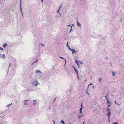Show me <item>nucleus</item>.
I'll list each match as a JSON object with an SVG mask.
<instances>
[{
    "label": "nucleus",
    "instance_id": "1",
    "mask_svg": "<svg viewBox=\"0 0 124 124\" xmlns=\"http://www.w3.org/2000/svg\"><path fill=\"white\" fill-rule=\"evenodd\" d=\"M38 82V81L37 80L33 81L32 82V84L34 86H37L38 84H39V83Z\"/></svg>",
    "mask_w": 124,
    "mask_h": 124
},
{
    "label": "nucleus",
    "instance_id": "2",
    "mask_svg": "<svg viewBox=\"0 0 124 124\" xmlns=\"http://www.w3.org/2000/svg\"><path fill=\"white\" fill-rule=\"evenodd\" d=\"M110 109L109 108H107V111L108 113L107 114V116H108V119H109V117L110 115L111 111H110Z\"/></svg>",
    "mask_w": 124,
    "mask_h": 124
},
{
    "label": "nucleus",
    "instance_id": "3",
    "mask_svg": "<svg viewBox=\"0 0 124 124\" xmlns=\"http://www.w3.org/2000/svg\"><path fill=\"white\" fill-rule=\"evenodd\" d=\"M71 51L72 54H74L77 53V51H76L74 49H72Z\"/></svg>",
    "mask_w": 124,
    "mask_h": 124
},
{
    "label": "nucleus",
    "instance_id": "4",
    "mask_svg": "<svg viewBox=\"0 0 124 124\" xmlns=\"http://www.w3.org/2000/svg\"><path fill=\"white\" fill-rule=\"evenodd\" d=\"M0 58H2L3 59H4L5 58V55L4 54H3L2 55L0 56Z\"/></svg>",
    "mask_w": 124,
    "mask_h": 124
},
{
    "label": "nucleus",
    "instance_id": "5",
    "mask_svg": "<svg viewBox=\"0 0 124 124\" xmlns=\"http://www.w3.org/2000/svg\"><path fill=\"white\" fill-rule=\"evenodd\" d=\"M35 73H37L38 74H40L42 72L40 71L39 70H38L35 71Z\"/></svg>",
    "mask_w": 124,
    "mask_h": 124
},
{
    "label": "nucleus",
    "instance_id": "6",
    "mask_svg": "<svg viewBox=\"0 0 124 124\" xmlns=\"http://www.w3.org/2000/svg\"><path fill=\"white\" fill-rule=\"evenodd\" d=\"M36 101V100H33V101H34V102H33V106H35V105H36L37 102H35Z\"/></svg>",
    "mask_w": 124,
    "mask_h": 124
},
{
    "label": "nucleus",
    "instance_id": "7",
    "mask_svg": "<svg viewBox=\"0 0 124 124\" xmlns=\"http://www.w3.org/2000/svg\"><path fill=\"white\" fill-rule=\"evenodd\" d=\"M74 71H75V72L77 74V75H78V70H77V69H75Z\"/></svg>",
    "mask_w": 124,
    "mask_h": 124
},
{
    "label": "nucleus",
    "instance_id": "8",
    "mask_svg": "<svg viewBox=\"0 0 124 124\" xmlns=\"http://www.w3.org/2000/svg\"><path fill=\"white\" fill-rule=\"evenodd\" d=\"M77 25L78 26H79L80 27H81V24L80 23H79L77 21Z\"/></svg>",
    "mask_w": 124,
    "mask_h": 124
},
{
    "label": "nucleus",
    "instance_id": "9",
    "mask_svg": "<svg viewBox=\"0 0 124 124\" xmlns=\"http://www.w3.org/2000/svg\"><path fill=\"white\" fill-rule=\"evenodd\" d=\"M7 45V44H4L3 45V46L4 48H5Z\"/></svg>",
    "mask_w": 124,
    "mask_h": 124
},
{
    "label": "nucleus",
    "instance_id": "10",
    "mask_svg": "<svg viewBox=\"0 0 124 124\" xmlns=\"http://www.w3.org/2000/svg\"><path fill=\"white\" fill-rule=\"evenodd\" d=\"M28 100H24V101H25V103H24V105H25L26 104L27 105H28V103H26V102H27V101Z\"/></svg>",
    "mask_w": 124,
    "mask_h": 124
},
{
    "label": "nucleus",
    "instance_id": "11",
    "mask_svg": "<svg viewBox=\"0 0 124 124\" xmlns=\"http://www.w3.org/2000/svg\"><path fill=\"white\" fill-rule=\"evenodd\" d=\"M20 8L21 13V14H23V12L22 11L21 6H21H20Z\"/></svg>",
    "mask_w": 124,
    "mask_h": 124
},
{
    "label": "nucleus",
    "instance_id": "12",
    "mask_svg": "<svg viewBox=\"0 0 124 124\" xmlns=\"http://www.w3.org/2000/svg\"><path fill=\"white\" fill-rule=\"evenodd\" d=\"M78 61L77 60H76L75 61V62L76 63L77 65L78 64Z\"/></svg>",
    "mask_w": 124,
    "mask_h": 124
},
{
    "label": "nucleus",
    "instance_id": "13",
    "mask_svg": "<svg viewBox=\"0 0 124 124\" xmlns=\"http://www.w3.org/2000/svg\"><path fill=\"white\" fill-rule=\"evenodd\" d=\"M59 57L60 58L64 59L65 60V65L66 64V60L65 59H64L63 57H60V56H59Z\"/></svg>",
    "mask_w": 124,
    "mask_h": 124
},
{
    "label": "nucleus",
    "instance_id": "14",
    "mask_svg": "<svg viewBox=\"0 0 124 124\" xmlns=\"http://www.w3.org/2000/svg\"><path fill=\"white\" fill-rule=\"evenodd\" d=\"M62 6V5H61V6H60L59 8L58 9L57 11V12L58 13H59V11L60 10V8H61V6Z\"/></svg>",
    "mask_w": 124,
    "mask_h": 124
},
{
    "label": "nucleus",
    "instance_id": "15",
    "mask_svg": "<svg viewBox=\"0 0 124 124\" xmlns=\"http://www.w3.org/2000/svg\"><path fill=\"white\" fill-rule=\"evenodd\" d=\"M73 25H74V24H72V25L71 26V28L70 29V32L69 33H70V32L72 30V27L73 26Z\"/></svg>",
    "mask_w": 124,
    "mask_h": 124
},
{
    "label": "nucleus",
    "instance_id": "16",
    "mask_svg": "<svg viewBox=\"0 0 124 124\" xmlns=\"http://www.w3.org/2000/svg\"><path fill=\"white\" fill-rule=\"evenodd\" d=\"M38 61V59H37L36 61H34L32 64V65L33 64L37 62Z\"/></svg>",
    "mask_w": 124,
    "mask_h": 124
},
{
    "label": "nucleus",
    "instance_id": "17",
    "mask_svg": "<svg viewBox=\"0 0 124 124\" xmlns=\"http://www.w3.org/2000/svg\"><path fill=\"white\" fill-rule=\"evenodd\" d=\"M112 73V75L113 76H115V74L116 73L115 72H113Z\"/></svg>",
    "mask_w": 124,
    "mask_h": 124
},
{
    "label": "nucleus",
    "instance_id": "18",
    "mask_svg": "<svg viewBox=\"0 0 124 124\" xmlns=\"http://www.w3.org/2000/svg\"><path fill=\"white\" fill-rule=\"evenodd\" d=\"M101 80H102V79L101 78H100L98 79V80L99 81L100 83H101Z\"/></svg>",
    "mask_w": 124,
    "mask_h": 124
},
{
    "label": "nucleus",
    "instance_id": "19",
    "mask_svg": "<svg viewBox=\"0 0 124 124\" xmlns=\"http://www.w3.org/2000/svg\"><path fill=\"white\" fill-rule=\"evenodd\" d=\"M41 45L42 46H44L45 45L43 44L42 43H41L39 45L40 46V45Z\"/></svg>",
    "mask_w": 124,
    "mask_h": 124
},
{
    "label": "nucleus",
    "instance_id": "20",
    "mask_svg": "<svg viewBox=\"0 0 124 124\" xmlns=\"http://www.w3.org/2000/svg\"><path fill=\"white\" fill-rule=\"evenodd\" d=\"M0 50H2V51H3V48L1 47H0Z\"/></svg>",
    "mask_w": 124,
    "mask_h": 124
},
{
    "label": "nucleus",
    "instance_id": "21",
    "mask_svg": "<svg viewBox=\"0 0 124 124\" xmlns=\"http://www.w3.org/2000/svg\"><path fill=\"white\" fill-rule=\"evenodd\" d=\"M12 103H11V104H9V105H7V106H7V107H9L10 106L12 105Z\"/></svg>",
    "mask_w": 124,
    "mask_h": 124
},
{
    "label": "nucleus",
    "instance_id": "22",
    "mask_svg": "<svg viewBox=\"0 0 124 124\" xmlns=\"http://www.w3.org/2000/svg\"><path fill=\"white\" fill-rule=\"evenodd\" d=\"M82 64V63L80 61H78V64Z\"/></svg>",
    "mask_w": 124,
    "mask_h": 124
},
{
    "label": "nucleus",
    "instance_id": "23",
    "mask_svg": "<svg viewBox=\"0 0 124 124\" xmlns=\"http://www.w3.org/2000/svg\"><path fill=\"white\" fill-rule=\"evenodd\" d=\"M107 103L109 104V103H110V102H109L108 100V99H107Z\"/></svg>",
    "mask_w": 124,
    "mask_h": 124
},
{
    "label": "nucleus",
    "instance_id": "24",
    "mask_svg": "<svg viewBox=\"0 0 124 124\" xmlns=\"http://www.w3.org/2000/svg\"><path fill=\"white\" fill-rule=\"evenodd\" d=\"M20 6H21V0H20Z\"/></svg>",
    "mask_w": 124,
    "mask_h": 124
},
{
    "label": "nucleus",
    "instance_id": "25",
    "mask_svg": "<svg viewBox=\"0 0 124 124\" xmlns=\"http://www.w3.org/2000/svg\"><path fill=\"white\" fill-rule=\"evenodd\" d=\"M61 123H62V124H63L64 123V121L63 120H62L61 122Z\"/></svg>",
    "mask_w": 124,
    "mask_h": 124
},
{
    "label": "nucleus",
    "instance_id": "26",
    "mask_svg": "<svg viewBox=\"0 0 124 124\" xmlns=\"http://www.w3.org/2000/svg\"><path fill=\"white\" fill-rule=\"evenodd\" d=\"M68 47L69 49L71 51V50L72 49H71V48H70V47H69V46H68Z\"/></svg>",
    "mask_w": 124,
    "mask_h": 124
},
{
    "label": "nucleus",
    "instance_id": "27",
    "mask_svg": "<svg viewBox=\"0 0 124 124\" xmlns=\"http://www.w3.org/2000/svg\"><path fill=\"white\" fill-rule=\"evenodd\" d=\"M82 107H81L80 108V110H79L80 111H82Z\"/></svg>",
    "mask_w": 124,
    "mask_h": 124
},
{
    "label": "nucleus",
    "instance_id": "28",
    "mask_svg": "<svg viewBox=\"0 0 124 124\" xmlns=\"http://www.w3.org/2000/svg\"><path fill=\"white\" fill-rule=\"evenodd\" d=\"M68 42H67V45H66V46H67V47H68V46H69L68 45Z\"/></svg>",
    "mask_w": 124,
    "mask_h": 124
},
{
    "label": "nucleus",
    "instance_id": "29",
    "mask_svg": "<svg viewBox=\"0 0 124 124\" xmlns=\"http://www.w3.org/2000/svg\"><path fill=\"white\" fill-rule=\"evenodd\" d=\"M113 124H118V123L117 122L113 123Z\"/></svg>",
    "mask_w": 124,
    "mask_h": 124
},
{
    "label": "nucleus",
    "instance_id": "30",
    "mask_svg": "<svg viewBox=\"0 0 124 124\" xmlns=\"http://www.w3.org/2000/svg\"><path fill=\"white\" fill-rule=\"evenodd\" d=\"M56 98H54V102L56 100Z\"/></svg>",
    "mask_w": 124,
    "mask_h": 124
},
{
    "label": "nucleus",
    "instance_id": "31",
    "mask_svg": "<svg viewBox=\"0 0 124 124\" xmlns=\"http://www.w3.org/2000/svg\"><path fill=\"white\" fill-rule=\"evenodd\" d=\"M93 85L91 83L89 85H88V86H89V85Z\"/></svg>",
    "mask_w": 124,
    "mask_h": 124
},
{
    "label": "nucleus",
    "instance_id": "32",
    "mask_svg": "<svg viewBox=\"0 0 124 124\" xmlns=\"http://www.w3.org/2000/svg\"><path fill=\"white\" fill-rule=\"evenodd\" d=\"M107 96V95L106 96H105V98H106L107 100V99H108Z\"/></svg>",
    "mask_w": 124,
    "mask_h": 124
},
{
    "label": "nucleus",
    "instance_id": "33",
    "mask_svg": "<svg viewBox=\"0 0 124 124\" xmlns=\"http://www.w3.org/2000/svg\"><path fill=\"white\" fill-rule=\"evenodd\" d=\"M77 75V78H78V79H79V77H78V75Z\"/></svg>",
    "mask_w": 124,
    "mask_h": 124
},
{
    "label": "nucleus",
    "instance_id": "34",
    "mask_svg": "<svg viewBox=\"0 0 124 124\" xmlns=\"http://www.w3.org/2000/svg\"><path fill=\"white\" fill-rule=\"evenodd\" d=\"M82 116H78V118H80V117H82Z\"/></svg>",
    "mask_w": 124,
    "mask_h": 124
},
{
    "label": "nucleus",
    "instance_id": "35",
    "mask_svg": "<svg viewBox=\"0 0 124 124\" xmlns=\"http://www.w3.org/2000/svg\"><path fill=\"white\" fill-rule=\"evenodd\" d=\"M67 25L69 26L70 27H71V26H72L71 25Z\"/></svg>",
    "mask_w": 124,
    "mask_h": 124
},
{
    "label": "nucleus",
    "instance_id": "36",
    "mask_svg": "<svg viewBox=\"0 0 124 124\" xmlns=\"http://www.w3.org/2000/svg\"><path fill=\"white\" fill-rule=\"evenodd\" d=\"M72 67H73V68H74V70H75V69H76V68H75V67H74V66H72Z\"/></svg>",
    "mask_w": 124,
    "mask_h": 124
},
{
    "label": "nucleus",
    "instance_id": "37",
    "mask_svg": "<svg viewBox=\"0 0 124 124\" xmlns=\"http://www.w3.org/2000/svg\"><path fill=\"white\" fill-rule=\"evenodd\" d=\"M22 14V16L23 17V14Z\"/></svg>",
    "mask_w": 124,
    "mask_h": 124
},
{
    "label": "nucleus",
    "instance_id": "38",
    "mask_svg": "<svg viewBox=\"0 0 124 124\" xmlns=\"http://www.w3.org/2000/svg\"><path fill=\"white\" fill-rule=\"evenodd\" d=\"M82 113V111H80L79 113L80 114H81V113Z\"/></svg>",
    "mask_w": 124,
    "mask_h": 124
},
{
    "label": "nucleus",
    "instance_id": "39",
    "mask_svg": "<svg viewBox=\"0 0 124 124\" xmlns=\"http://www.w3.org/2000/svg\"><path fill=\"white\" fill-rule=\"evenodd\" d=\"M81 107H82V103L81 104Z\"/></svg>",
    "mask_w": 124,
    "mask_h": 124
},
{
    "label": "nucleus",
    "instance_id": "40",
    "mask_svg": "<svg viewBox=\"0 0 124 124\" xmlns=\"http://www.w3.org/2000/svg\"><path fill=\"white\" fill-rule=\"evenodd\" d=\"M92 87L93 88V89H94V86H92Z\"/></svg>",
    "mask_w": 124,
    "mask_h": 124
},
{
    "label": "nucleus",
    "instance_id": "41",
    "mask_svg": "<svg viewBox=\"0 0 124 124\" xmlns=\"http://www.w3.org/2000/svg\"><path fill=\"white\" fill-rule=\"evenodd\" d=\"M116 104L118 105H120V104L119 103H117Z\"/></svg>",
    "mask_w": 124,
    "mask_h": 124
},
{
    "label": "nucleus",
    "instance_id": "42",
    "mask_svg": "<svg viewBox=\"0 0 124 124\" xmlns=\"http://www.w3.org/2000/svg\"><path fill=\"white\" fill-rule=\"evenodd\" d=\"M110 105H108V108L109 107H110Z\"/></svg>",
    "mask_w": 124,
    "mask_h": 124
},
{
    "label": "nucleus",
    "instance_id": "43",
    "mask_svg": "<svg viewBox=\"0 0 124 124\" xmlns=\"http://www.w3.org/2000/svg\"><path fill=\"white\" fill-rule=\"evenodd\" d=\"M115 103L116 104H117V103H116V101H115Z\"/></svg>",
    "mask_w": 124,
    "mask_h": 124
},
{
    "label": "nucleus",
    "instance_id": "44",
    "mask_svg": "<svg viewBox=\"0 0 124 124\" xmlns=\"http://www.w3.org/2000/svg\"><path fill=\"white\" fill-rule=\"evenodd\" d=\"M11 65V63H10L9 64V67H10V65Z\"/></svg>",
    "mask_w": 124,
    "mask_h": 124
},
{
    "label": "nucleus",
    "instance_id": "45",
    "mask_svg": "<svg viewBox=\"0 0 124 124\" xmlns=\"http://www.w3.org/2000/svg\"><path fill=\"white\" fill-rule=\"evenodd\" d=\"M77 65L78 66V67L79 68V65L78 64V65Z\"/></svg>",
    "mask_w": 124,
    "mask_h": 124
},
{
    "label": "nucleus",
    "instance_id": "46",
    "mask_svg": "<svg viewBox=\"0 0 124 124\" xmlns=\"http://www.w3.org/2000/svg\"><path fill=\"white\" fill-rule=\"evenodd\" d=\"M53 121H54V124H55L54 121V120Z\"/></svg>",
    "mask_w": 124,
    "mask_h": 124
},
{
    "label": "nucleus",
    "instance_id": "47",
    "mask_svg": "<svg viewBox=\"0 0 124 124\" xmlns=\"http://www.w3.org/2000/svg\"><path fill=\"white\" fill-rule=\"evenodd\" d=\"M83 124H85V122H83Z\"/></svg>",
    "mask_w": 124,
    "mask_h": 124
},
{
    "label": "nucleus",
    "instance_id": "48",
    "mask_svg": "<svg viewBox=\"0 0 124 124\" xmlns=\"http://www.w3.org/2000/svg\"><path fill=\"white\" fill-rule=\"evenodd\" d=\"M2 114V113L0 115V116H1V115Z\"/></svg>",
    "mask_w": 124,
    "mask_h": 124
},
{
    "label": "nucleus",
    "instance_id": "49",
    "mask_svg": "<svg viewBox=\"0 0 124 124\" xmlns=\"http://www.w3.org/2000/svg\"><path fill=\"white\" fill-rule=\"evenodd\" d=\"M42 2H43V0H41Z\"/></svg>",
    "mask_w": 124,
    "mask_h": 124
},
{
    "label": "nucleus",
    "instance_id": "50",
    "mask_svg": "<svg viewBox=\"0 0 124 124\" xmlns=\"http://www.w3.org/2000/svg\"><path fill=\"white\" fill-rule=\"evenodd\" d=\"M1 54L0 53V56H1Z\"/></svg>",
    "mask_w": 124,
    "mask_h": 124
},
{
    "label": "nucleus",
    "instance_id": "51",
    "mask_svg": "<svg viewBox=\"0 0 124 124\" xmlns=\"http://www.w3.org/2000/svg\"><path fill=\"white\" fill-rule=\"evenodd\" d=\"M109 119L108 121H109V122L110 121V120H109V119Z\"/></svg>",
    "mask_w": 124,
    "mask_h": 124
},
{
    "label": "nucleus",
    "instance_id": "52",
    "mask_svg": "<svg viewBox=\"0 0 124 124\" xmlns=\"http://www.w3.org/2000/svg\"><path fill=\"white\" fill-rule=\"evenodd\" d=\"M87 93L88 94H89V93Z\"/></svg>",
    "mask_w": 124,
    "mask_h": 124
},
{
    "label": "nucleus",
    "instance_id": "53",
    "mask_svg": "<svg viewBox=\"0 0 124 124\" xmlns=\"http://www.w3.org/2000/svg\"><path fill=\"white\" fill-rule=\"evenodd\" d=\"M5 123H6V124H7V123H6V122H5Z\"/></svg>",
    "mask_w": 124,
    "mask_h": 124
},
{
    "label": "nucleus",
    "instance_id": "54",
    "mask_svg": "<svg viewBox=\"0 0 124 124\" xmlns=\"http://www.w3.org/2000/svg\"><path fill=\"white\" fill-rule=\"evenodd\" d=\"M63 124H65V123H64Z\"/></svg>",
    "mask_w": 124,
    "mask_h": 124
},
{
    "label": "nucleus",
    "instance_id": "55",
    "mask_svg": "<svg viewBox=\"0 0 124 124\" xmlns=\"http://www.w3.org/2000/svg\"><path fill=\"white\" fill-rule=\"evenodd\" d=\"M6 116H7V115H6Z\"/></svg>",
    "mask_w": 124,
    "mask_h": 124
},
{
    "label": "nucleus",
    "instance_id": "56",
    "mask_svg": "<svg viewBox=\"0 0 124 124\" xmlns=\"http://www.w3.org/2000/svg\"><path fill=\"white\" fill-rule=\"evenodd\" d=\"M70 124H71V123H70Z\"/></svg>",
    "mask_w": 124,
    "mask_h": 124
}]
</instances>
